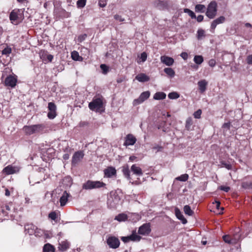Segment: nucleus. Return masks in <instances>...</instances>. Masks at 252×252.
<instances>
[{
  "label": "nucleus",
  "mask_w": 252,
  "mask_h": 252,
  "mask_svg": "<svg viewBox=\"0 0 252 252\" xmlns=\"http://www.w3.org/2000/svg\"><path fill=\"white\" fill-rule=\"evenodd\" d=\"M46 126L43 124L25 126L23 130L27 135H31L34 134L42 133Z\"/></svg>",
  "instance_id": "1"
},
{
  "label": "nucleus",
  "mask_w": 252,
  "mask_h": 252,
  "mask_svg": "<svg viewBox=\"0 0 252 252\" xmlns=\"http://www.w3.org/2000/svg\"><path fill=\"white\" fill-rule=\"evenodd\" d=\"M24 9L15 8L9 14V20L12 24L17 25L24 19Z\"/></svg>",
  "instance_id": "2"
},
{
  "label": "nucleus",
  "mask_w": 252,
  "mask_h": 252,
  "mask_svg": "<svg viewBox=\"0 0 252 252\" xmlns=\"http://www.w3.org/2000/svg\"><path fill=\"white\" fill-rule=\"evenodd\" d=\"M89 108L92 111L101 113L104 109L103 107V101L101 98H94L93 100L89 103Z\"/></svg>",
  "instance_id": "3"
},
{
  "label": "nucleus",
  "mask_w": 252,
  "mask_h": 252,
  "mask_svg": "<svg viewBox=\"0 0 252 252\" xmlns=\"http://www.w3.org/2000/svg\"><path fill=\"white\" fill-rule=\"evenodd\" d=\"M106 184L99 181H93L92 180H88L86 183L83 184V189L86 190H90L95 189H99L105 187Z\"/></svg>",
  "instance_id": "4"
},
{
  "label": "nucleus",
  "mask_w": 252,
  "mask_h": 252,
  "mask_svg": "<svg viewBox=\"0 0 252 252\" xmlns=\"http://www.w3.org/2000/svg\"><path fill=\"white\" fill-rule=\"evenodd\" d=\"M217 12V3L215 1H211L208 5L206 15L210 19L215 17Z\"/></svg>",
  "instance_id": "5"
},
{
  "label": "nucleus",
  "mask_w": 252,
  "mask_h": 252,
  "mask_svg": "<svg viewBox=\"0 0 252 252\" xmlns=\"http://www.w3.org/2000/svg\"><path fill=\"white\" fill-rule=\"evenodd\" d=\"M20 171V167L17 166H13L12 165H8L5 167L2 170V173L5 175H11L17 173Z\"/></svg>",
  "instance_id": "6"
},
{
  "label": "nucleus",
  "mask_w": 252,
  "mask_h": 252,
  "mask_svg": "<svg viewBox=\"0 0 252 252\" xmlns=\"http://www.w3.org/2000/svg\"><path fill=\"white\" fill-rule=\"evenodd\" d=\"M107 244L110 248L117 249L120 246V242L118 238L110 236L107 239Z\"/></svg>",
  "instance_id": "7"
},
{
  "label": "nucleus",
  "mask_w": 252,
  "mask_h": 252,
  "mask_svg": "<svg viewBox=\"0 0 252 252\" xmlns=\"http://www.w3.org/2000/svg\"><path fill=\"white\" fill-rule=\"evenodd\" d=\"M84 156V154L82 151H78L75 152L72 158V165H75L77 164L83 158Z\"/></svg>",
  "instance_id": "8"
},
{
  "label": "nucleus",
  "mask_w": 252,
  "mask_h": 252,
  "mask_svg": "<svg viewBox=\"0 0 252 252\" xmlns=\"http://www.w3.org/2000/svg\"><path fill=\"white\" fill-rule=\"evenodd\" d=\"M48 108L49 110V112L47 114L48 118L50 119H54L57 116V106L56 104L53 102H49Z\"/></svg>",
  "instance_id": "9"
},
{
  "label": "nucleus",
  "mask_w": 252,
  "mask_h": 252,
  "mask_svg": "<svg viewBox=\"0 0 252 252\" xmlns=\"http://www.w3.org/2000/svg\"><path fill=\"white\" fill-rule=\"evenodd\" d=\"M151 232L150 223H144L139 227L138 233L142 235H148Z\"/></svg>",
  "instance_id": "10"
},
{
  "label": "nucleus",
  "mask_w": 252,
  "mask_h": 252,
  "mask_svg": "<svg viewBox=\"0 0 252 252\" xmlns=\"http://www.w3.org/2000/svg\"><path fill=\"white\" fill-rule=\"evenodd\" d=\"M17 83L16 76L9 75L7 76L4 81V85L7 87H10L12 88H14Z\"/></svg>",
  "instance_id": "11"
},
{
  "label": "nucleus",
  "mask_w": 252,
  "mask_h": 252,
  "mask_svg": "<svg viewBox=\"0 0 252 252\" xmlns=\"http://www.w3.org/2000/svg\"><path fill=\"white\" fill-rule=\"evenodd\" d=\"M137 139L136 137L133 134H128L125 137V141L124 143V145L126 147L134 145Z\"/></svg>",
  "instance_id": "12"
},
{
  "label": "nucleus",
  "mask_w": 252,
  "mask_h": 252,
  "mask_svg": "<svg viewBox=\"0 0 252 252\" xmlns=\"http://www.w3.org/2000/svg\"><path fill=\"white\" fill-rule=\"evenodd\" d=\"M150 95V93L149 91L144 92L139 96V98L134 100V105L140 104L148 99Z\"/></svg>",
  "instance_id": "13"
},
{
  "label": "nucleus",
  "mask_w": 252,
  "mask_h": 252,
  "mask_svg": "<svg viewBox=\"0 0 252 252\" xmlns=\"http://www.w3.org/2000/svg\"><path fill=\"white\" fill-rule=\"evenodd\" d=\"M225 21V18L223 16H221L213 21L211 24V29L212 31V32H214V31L218 25L223 23Z\"/></svg>",
  "instance_id": "14"
},
{
  "label": "nucleus",
  "mask_w": 252,
  "mask_h": 252,
  "mask_svg": "<svg viewBox=\"0 0 252 252\" xmlns=\"http://www.w3.org/2000/svg\"><path fill=\"white\" fill-rule=\"evenodd\" d=\"M160 61L167 66H171L174 63V60L172 58L165 55L160 57Z\"/></svg>",
  "instance_id": "15"
},
{
  "label": "nucleus",
  "mask_w": 252,
  "mask_h": 252,
  "mask_svg": "<svg viewBox=\"0 0 252 252\" xmlns=\"http://www.w3.org/2000/svg\"><path fill=\"white\" fill-rule=\"evenodd\" d=\"M104 174L105 177L110 178L116 175V170L114 167L110 166L104 170Z\"/></svg>",
  "instance_id": "16"
},
{
  "label": "nucleus",
  "mask_w": 252,
  "mask_h": 252,
  "mask_svg": "<svg viewBox=\"0 0 252 252\" xmlns=\"http://www.w3.org/2000/svg\"><path fill=\"white\" fill-rule=\"evenodd\" d=\"M197 84L199 92L201 94L204 93L206 90L208 82L206 80L203 79L198 81Z\"/></svg>",
  "instance_id": "17"
},
{
  "label": "nucleus",
  "mask_w": 252,
  "mask_h": 252,
  "mask_svg": "<svg viewBox=\"0 0 252 252\" xmlns=\"http://www.w3.org/2000/svg\"><path fill=\"white\" fill-rule=\"evenodd\" d=\"M154 4L160 9H163L168 6V3L165 0H156L154 1Z\"/></svg>",
  "instance_id": "18"
},
{
  "label": "nucleus",
  "mask_w": 252,
  "mask_h": 252,
  "mask_svg": "<svg viewBox=\"0 0 252 252\" xmlns=\"http://www.w3.org/2000/svg\"><path fill=\"white\" fill-rule=\"evenodd\" d=\"M53 58V56L51 54H49L48 52L46 51H43L41 52L40 54V58L44 61H48L49 62H51Z\"/></svg>",
  "instance_id": "19"
},
{
  "label": "nucleus",
  "mask_w": 252,
  "mask_h": 252,
  "mask_svg": "<svg viewBox=\"0 0 252 252\" xmlns=\"http://www.w3.org/2000/svg\"><path fill=\"white\" fill-rule=\"evenodd\" d=\"M69 193H67L66 191H64L63 192L62 196L60 199V202L61 206H63L66 204L68 200V198L69 197Z\"/></svg>",
  "instance_id": "20"
},
{
  "label": "nucleus",
  "mask_w": 252,
  "mask_h": 252,
  "mask_svg": "<svg viewBox=\"0 0 252 252\" xmlns=\"http://www.w3.org/2000/svg\"><path fill=\"white\" fill-rule=\"evenodd\" d=\"M135 79L140 82H148L150 80V77L144 73H140L137 75Z\"/></svg>",
  "instance_id": "21"
},
{
  "label": "nucleus",
  "mask_w": 252,
  "mask_h": 252,
  "mask_svg": "<svg viewBox=\"0 0 252 252\" xmlns=\"http://www.w3.org/2000/svg\"><path fill=\"white\" fill-rule=\"evenodd\" d=\"M131 170L133 174L137 176H140L143 175V172L140 167L137 166L136 164H133L131 167Z\"/></svg>",
  "instance_id": "22"
},
{
  "label": "nucleus",
  "mask_w": 252,
  "mask_h": 252,
  "mask_svg": "<svg viewBox=\"0 0 252 252\" xmlns=\"http://www.w3.org/2000/svg\"><path fill=\"white\" fill-rule=\"evenodd\" d=\"M70 244L67 241H62L59 243V249L62 251H65L69 248Z\"/></svg>",
  "instance_id": "23"
},
{
  "label": "nucleus",
  "mask_w": 252,
  "mask_h": 252,
  "mask_svg": "<svg viewBox=\"0 0 252 252\" xmlns=\"http://www.w3.org/2000/svg\"><path fill=\"white\" fill-rule=\"evenodd\" d=\"M175 215L177 218L182 221V223L186 224L187 223V220L185 218L179 209H175Z\"/></svg>",
  "instance_id": "24"
},
{
  "label": "nucleus",
  "mask_w": 252,
  "mask_h": 252,
  "mask_svg": "<svg viewBox=\"0 0 252 252\" xmlns=\"http://www.w3.org/2000/svg\"><path fill=\"white\" fill-rule=\"evenodd\" d=\"M122 172L126 178L127 179H130V170L128 165H124L122 167Z\"/></svg>",
  "instance_id": "25"
},
{
  "label": "nucleus",
  "mask_w": 252,
  "mask_h": 252,
  "mask_svg": "<svg viewBox=\"0 0 252 252\" xmlns=\"http://www.w3.org/2000/svg\"><path fill=\"white\" fill-rule=\"evenodd\" d=\"M166 94L163 92H157L154 95V99L156 100H162L165 98Z\"/></svg>",
  "instance_id": "26"
},
{
  "label": "nucleus",
  "mask_w": 252,
  "mask_h": 252,
  "mask_svg": "<svg viewBox=\"0 0 252 252\" xmlns=\"http://www.w3.org/2000/svg\"><path fill=\"white\" fill-rule=\"evenodd\" d=\"M127 216L124 213H121L116 216L115 218V220L118 221H124L127 220Z\"/></svg>",
  "instance_id": "27"
},
{
  "label": "nucleus",
  "mask_w": 252,
  "mask_h": 252,
  "mask_svg": "<svg viewBox=\"0 0 252 252\" xmlns=\"http://www.w3.org/2000/svg\"><path fill=\"white\" fill-rule=\"evenodd\" d=\"M193 124V120L191 117H189L187 119L186 121V124H185V128L186 129L189 131L191 129V126H192Z\"/></svg>",
  "instance_id": "28"
},
{
  "label": "nucleus",
  "mask_w": 252,
  "mask_h": 252,
  "mask_svg": "<svg viewBox=\"0 0 252 252\" xmlns=\"http://www.w3.org/2000/svg\"><path fill=\"white\" fill-rule=\"evenodd\" d=\"M43 251V252H54L55 248L52 245L47 243L44 245Z\"/></svg>",
  "instance_id": "29"
},
{
  "label": "nucleus",
  "mask_w": 252,
  "mask_h": 252,
  "mask_svg": "<svg viewBox=\"0 0 252 252\" xmlns=\"http://www.w3.org/2000/svg\"><path fill=\"white\" fill-rule=\"evenodd\" d=\"M130 237L131 241H140L141 239V237L136 234V231H133Z\"/></svg>",
  "instance_id": "30"
},
{
  "label": "nucleus",
  "mask_w": 252,
  "mask_h": 252,
  "mask_svg": "<svg viewBox=\"0 0 252 252\" xmlns=\"http://www.w3.org/2000/svg\"><path fill=\"white\" fill-rule=\"evenodd\" d=\"M193 61L197 64H200L203 62L204 59L201 55H195L194 57Z\"/></svg>",
  "instance_id": "31"
},
{
  "label": "nucleus",
  "mask_w": 252,
  "mask_h": 252,
  "mask_svg": "<svg viewBox=\"0 0 252 252\" xmlns=\"http://www.w3.org/2000/svg\"><path fill=\"white\" fill-rule=\"evenodd\" d=\"M184 211L186 215L190 216H192L194 213L193 211L191 209L190 207L188 205H185L184 207Z\"/></svg>",
  "instance_id": "32"
},
{
  "label": "nucleus",
  "mask_w": 252,
  "mask_h": 252,
  "mask_svg": "<svg viewBox=\"0 0 252 252\" xmlns=\"http://www.w3.org/2000/svg\"><path fill=\"white\" fill-rule=\"evenodd\" d=\"M164 71L166 74L171 77H174L175 74L174 70L170 67L165 68L164 69Z\"/></svg>",
  "instance_id": "33"
},
{
  "label": "nucleus",
  "mask_w": 252,
  "mask_h": 252,
  "mask_svg": "<svg viewBox=\"0 0 252 252\" xmlns=\"http://www.w3.org/2000/svg\"><path fill=\"white\" fill-rule=\"evenodd\" d=\"M205 6L203 4H197L195 5V10L197 12H204L205 10Z\"/></svg>",
  "instance_id": "34"
},
{
  "label": "nucleus",
  "mask_w": 252,
  "mask_h": 252,
  "mask_svg": "<svg viewBox=\"0 0 252 252\" xmlns=\"http://www.w3.org/2000/svg\"><path fill=\"white\" fill-rule=\"evenodd\" d=\"M204 37H205V31L201 29H198L197 32V38L200 40Z\"/></svg>",
  "instance_id": "35"
},
{
  "label": "nucleus",
  "mask_w": 252,
  "mask_h": 252,
  "mask_svg": "<svg viewBox=\"0 0 252 252\" xmlns=\"http://www.w3.org/2000/svg\"><path fill=\"white\" fill-rule=\"evenodd\" d=\"M189 179V175L187 174H184L181 175L180 176H179L176 178V179L178 181L185 182L187 181Z\"/></svg>",
  "instance_id": "36"
},
{
  "label": "nucleus",
  "mask_w": 252,
  "mask_h": 252,
  "mask_svg": "<svg viewBox=\"0 0 252 252\" xmlns=\"http://www.w3.org/2000/svg\"><path fill=\"white\" fill-rule=\"evenodd\" d=\"M168 96L170 99H177V98H179L180 95L178 93L173 92L170 93L168 94Z\"/></svg>",
  "instance_id": "37"
},
{
  "label": "nucleus",
  "mask_w": 252,
  "mask_h": 252,
  "mask_svg": "<svg viewBox=\"0 0 252 252\" xmlns=\"http://www.w3.org/2000/svg\"><path fill=\"white\" fill-rule=\"evenodd\" d=\"M184 12L185 13H187L189 14V15L192 18V19H195L196 18V15L195 13L191 11V10L188 9V8H185L184 9Z\"/></svg>",
  "instance_id": "38"
},
{
  "label": "nucleus",
  "mask_w": 252,
  "mask_h": 252,
  "mask_svg": "<svg viewBox=\"0 0 252 252\" xmlns=\"http://www.w3.org/2000/svg\"><path fill=\"white\" fill-rule=\"evenodd\" d=\"M48 217L55 221H57V214L55 211H52L49 214Z\"/></svg>",
  "instance_id": "39"
},
{
  "label": "nucleus",
  "mask_w": 252,
  "mask_h": 252,
  "mask_svg": "<svg viewBox=\"0 0 252 252\" xmlns=\"http://www.w3.org/2000/svg\"><path fill=\"white\" fill-rule=\"evenodd\" d=\"M100 67L102 71V73L104 74H106L109 71L108 66L105 64H101Z\"/></svg>",
  "instance_id": "40"
},
{
  "label": "nucleus",
  "mask_w": 252,
  "mask_h": 252,
  "mask_svg": "<svg viewBox=\"0 0 252 252\" xmlns=\"http://www.w3.org/2000/svg\"><path fill=\"white\" fill-rule=\"evenodd\" d=\"M86 3V0H78L77 1V5L78 7L83 8L84 7Z\"/></svg>",
  "instance_id": "41"
},
{
  "label": "nucleus",
  "mask_w": 252,
  "mask_h": 252,
  "mask_svg": "<svg viewBox=\"0 0 252 252\" xmlns=\"http://www.w3.org/2000/svg\"><path fill=\"white\" fill-rule=\"evenodd\" d=\"M11 48L10 47H6L2 51V54L8 56L11 53Z\"/></svg>",
  "instance_id": "42"
},
{
  "label": "nucleus",
  "mask_w": 252,
  "mask_h": 252,
  "mask_svg": "<svg viewBox=\"0 0 252 252\" xmlns=\"http://www.w3.org/2000/svg\"><path fill=\"white\" fill-rule=\"evenodd\" d=\"M201 114H202L201 110L198 109L193 113V115L195 118L199 119L201 117Z\"/></svg>",
  "instance_id": "43"
},
{
  "label": "nucleus",
  "mask_w": 252,
  "mask_h": 252,
  "mask_svg": "<svg viewBox=\"0 0 252 252\" xmlns=\"http://www.w3.org/2000/svg\"><path fill=\"white\" fill-rule=\"evenodd\" d=\"M222 238H223V241L225 243H228V244H231L232 243L231 240L230 239V237L229 235H224L222 237Z\"/></svg>",
  "instance_id": "44"
},
{
  "label": "nucleus",
  "mask_w": 252,
  "mask_h": 252,
  "mask_svg": "<svg viewBox=\"0 0 252 252\" xmlns=\"http://www.w3.org/2000/svg\"><path fill=\"white\" fill-rule=\"evenodd\" d=\"M87 36V35L85 33L79 35L77 38L78 41L82 42L86 38Z\"/></svg>",
  "instance_id": "45"
},
{
  "label": "nucleus",
  "mask_w": 252,
  "mask_h": 252,
  "mask_svg": "<svg viewBox=\"0 0 252 252\" xmlns=\"http://www.w3.org/2000/svg\"><path fill=\"white\" fill-rule=\"evenodd\" d=\"M71 56L73 60H74V61H78V58H79V54L77 51H73L72 53Z\"/></svg>",
  "instance_id": "46"
},
{
  "label": "nucleus",
  "mask_w": 252,
  "mask_h": 252,
  "mask_svg": "<svg viewBox=\"0 0 252 252\" xmlns=\"http://www.w3.org/2000/svg\"><path fill=\"white\" fill-rule=\"evenodd\" d=\"M147 58V55L146 52H143L141 54L140 59L142 62H145Z\"/></svg>",
  "instance_id": "47"
},
{
  "label": "nucleus",
  "mask_w": 252,
  "mask_h": 252,
  "mask_svg": "<svg viewBox=\"0 0 252 252\" xmlns=\"http://www.w3.org/2000/svg\"><path fill=\"white\" fill-rule=\"evenodd\" d=\"M114 18L116 20L119 21L120 22H124L125 21V19L124 18L118 14L115 15Z\"/></svg>",
  "instance_id": "48"
},
{
  "label": "nucleus",
  "mask_w": 252,
  "mask_h": 252,
  "mask_svg": "<svg viewBox=\"0 0 252 252\" xmlns=\"http://www.w3.org/2000/svg\"><path fill=\"white\" fill-rule=\"evenodd\" d=\"M106 4L107 2L106 0H99L98 1V5L100 7H104L106 6Z\"/></svg>",
  "instance_id": "49"
},
{
  "label": "nucleus",
  "mask_w": 252,
  "mask_h": 252,
  "mask_svg": "<svg viewBox=\"0 0 252 252\" xmlns=\"http://www.w3.org/2000/svg\"><path fill=\"white\" fill-rule=\"evenodd\" d=\"M130 238V237L129 235V236H126V237H125V236L122 237L121 239L122 241H123L124 243H127V242H129L130 241H131Z\"/></svg>",
  "instance_id": "50"
},
{
  "label": "nucleus",
  "mask_w": 252,
  "mask_h": 252,
  "mask_svg": "<svg viewBox=\"0 0 252 252\" xmlns=\"http://www.w3.org/2000/svg\"><path fill=\"white\" fill-rule=\"evenodd\" d=\"M220 189L226 192H227L230 190V188L228 186H221L220 187Z\"/></svg>",
  "instance_id": "51"
},
{
  "label": "nucleus",
  "mask_w": 252,
  "mask_h": 252,
  "mask_svg": "<svg viewBox=\"0 0 252 252\" xmlns=\"http://www.w3.org/2000/svg\"><path fill=\"white\" fill-rule=\"evenodd\" d=\"M208 64L211 67H214L216 64V60L213 59L210 60Z\"/></svg>",
  "instance_id": "52"
},
{
  "label": "nucleus",
  "mask_w": 252,
  "mask_h": 252,
  "mask_svg": "<svg viewBox=\"0 0 252 252\" xmlns=\"http://www.w3.org/2000/svg\"><path fill=\"white\" fill-rule=\"evenodd\" d=\"M246 61L248 64L252 65V54L247 56Z\"/></svg>",
  "instance_id": "53"
},
{
  "label": "nucleus",
  "mask_w": 252,
  "mask_h": 252,
  "mask_svg": "<svg viewBox=\"0 0 252 252\" xmlns=\"http://www.w3.org/2000/svg\"><path fill=\"white\" fill-rule=\"evenodd\" d=\"M222 164L228 170L231 169L232 168V165L230 164H228L225 162H222Z\"/></svg>",
  "instance_id": "54"
},
{
  "label": "nucleus",
  "mask_w": 252,
  "mask_h": 252,
  "mask_svg": "<svg viewBox=\"0 0 252 252\" xmlns=\"http://www.w3.org/2000/svg\"><path fill=\"white\" fill-rule=\"evenodd\" d=\"M196 20L198 22H201L203 21L204 16L203 15H198L197 17H196Z\"/></svg>",
  "instance_id": "55"
},
{
  "label": "nucleus",
  "mask_w": 252,
  "mask_h": 252,
  "mask_svg": "<svg viewBox=\"0 0 252 252\" xmlns=\"http://www.w3.org/2000/svg\"><path fill=\"white\" fill-rule=\"evenodd\" d=\"M181 56L184 60H187L188 58V54L186 52H182L181 54Z\"/></svg>",
  "instance_id": "56"
},
{
  "label": "nucleus",
  "mask_w": 252,
  "mask_h": 252,
  "mask_svg": "<svg viewBox=\"0 0 252 252\" xmlns=\"http://www.w3.org/2000/svg\"><path fill=\"white\" fill-rule=\"evenodd\" d=\"M230 123H225L223 124L222 126V127L223 128H226L228 129L230 128Z\"/></svg>",
  "instance_id": "57"
},
{
  "label": "nucleus",
  "mask_w": 252,
  "mask_h": 252,
  "mask_svg": "<svg viewBox=\"0 0 252 252\" xmlns=\"http://www.w3.org/2000/svg\"><path fill=\"white\" fill-rule=\"evenodd\" d=\"M137 158V157L134 156H131L129 157V160L133 161L135 160Z\"/></svg>",
  "instance_id": "58"
},
{
  "label": "nucleus",
  "mask_w": 252,
  "mask_h": 252,
  "mask_svg": "<svg viewBox=\"0 0 252 252\" xmlns=\"http://www.w3.org/2000/svg\"><path fill=\"white\" fill-rule=\"evenodd\" d=\"M10 194V191L8 189H6L5 190V195L7 196H9Z\"/></svg>",
  "instance_id": "59"
},
{
  "label": "nucleus",
  "mask_w": 252,
  "mask_h": 252,
  "mask_svg": "<svg viewBox=\"0 0 252 252\" xmlns=\"http://www.w3.org/2000/svg\"><path fill=\"white\" fill-rule=\"evenodd\" d=\"M69 155L67 154H64L63 156V158L64 159L66 160V159H68L69 158Z\"/></svg>",
  "instance_id": "60"
},
{
  "label": "nucleus",
  "mask_w": 252,
  "mask_h": 252,
  "mask_svg": "<svg viewBox=\"0 0 252 252\" xmlns=\"http://www.w3.org/2000/svg\"><path fill=\"white\" fill-rule=\"evenodd\" d=\"M215 203L216 204V208L219 209L220 204V202L219 201H216Z\"/></svg>",
  "instance_id": "61"
},
{
  "label": "nucleus",
  "mask_w": 252,
  "mask_h": 252,
  "mask_svg": "<svg viewBox=\"0 0 252 252\" xmlns=\"http://www.w3.org/2000/svg\"><path fill=\"white\" fill-rule=\"evenodd\" d=\"M245 25V27H246L247 28H251L252 27V25L249 23H246Z\"/></svg>",
  "instance_id": "62"
},
{
  "label": "nucleus",
  "mask_w": 252,
  "mask_h": 252,
  "mask_svg": "<svg viewBox=\"0 0 252 252\" xmlns=\"http://www.w3.org/2000/svg\"><path fill=\"white\" fill-rule=\"evenodd\" d=\"M123 81V79H122V78H119V79H118L117 80V82L118 83H121V82H122Z\"/></svg>",
  "instance_id": "63"
},
{
  "label": "nucleus",
  "mask_w": 252,
  "mask_h": 252,
  "mask_svg": "<svg viewBox=\"0 0 252 252\" xmlns=\"http://www.w3.org/2000/svg\"><path fill=\"white\" fill-rule=\"evenodd\" d=\"M5 209H6V210H8V211H9V210H10V207H9L8 205H5Z\"/></svg>",
  "instance_id": "64"
}]
</instances>
